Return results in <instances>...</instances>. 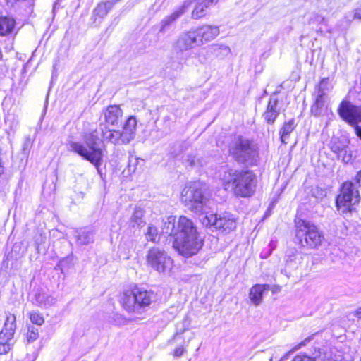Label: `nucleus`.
<instances>
[{
	"label": "nucleus",
	"instance_id": "obj_13",
	"mask_svg": "<svg viewBox=\"0 0 361 361\" xmlns=\"http://www.w3.org/2000/svg\"><path fill=\"white\" fill-rule=\"evenodd\" d=\"M231 53L229 47L221 44H212L204 47L198 54L197 58L201 63H205L214 59H223Z\"/></svg>",
	"mask_w": 361,
	"mask_h": 361
},
{
	"label": "nucleus",
	"instance_id": "obj_38",
	"mask_svg": "<svg viewBox=\"0 0 361 361\" xmlns=\"http://www.w3.org/2000/svg\"><path fill=\"white\" fill-rule=\"evenodd\" d=\"M312 339V336H309V337L306 338L303 341L300 343L298 345H297L295 347H294L291 350H290L288 353H286L283 357L281 358L280 361H282L283 359L287 358V357L289 354L293 353L295 350H298L301 347L306 345Z\"/></svg>",
	"mask_w": 361,
	"mask_h": 361
},
{
	"label": "nucleus",
	"instance_id": "obj_51",
	"mask_svg": "<svg viewBox=\"0 0 361 361\" xmlns=\"http://www.w3.org/2000/svg\"><path fill=\"white\" fill-rule=\"evenodd\" d=\"M355 314L356 316H361V307L356 310Z\"/></svg>",
	"mask_w": 361,
	"mask_h": 361
},
{
	"label": "nucleus",
	"instance_id": "obj_53",
	"mask_svg": "<svg viewBox=\"0 0 361 361\" xmlns=\"http://www.w3.org/2000/svg\"><path fill=\"white\" fill-rule=\"evenodd\" d=\"M360 361H361V360H360Z\"/></svg>",
	"mask_w": 361,
	"mask_h": 361
},
{
	"label": "nucleus",
	"instance_id": "obj_27",
	"mask_svg": "<svg viewBox=\"0 0 361 361\" xmlns=\"http://www.w3.org/2000/svg\"><path fill=\"white\" fill-rule=\"evenodd\" d=\"M295 128V120L290 119L286 122L280 130L281 140L283 143L286 144L289 139L290 134Z\"/></svg>",
	"mask_w": 361,
	"mask_h": 361
},
{
	"label": "nucleus",
	"instance_id": "obj_48",
	"mask_svg": "<svg viewBox=\"0 0 361 361\" xmlns=\"http://www.w3.org/2000/svg\"><path fill=\"white\" fill-rule=\"evenodd\" d=\"M292 361H310V358H304L301 356L296 355Z\"/></svg>",
	"mask_w": 361,
	"mask_h": 361
},
{
	"label": "nucleus",
	"instance_id": "obj_8",
	"mask_svg": "<svg viewBox=\"0 0 361 361\" xmlns=\"http://www.w3.org/2000/svg\"><path fill=\"white\" fill-rule=\"evenodd\" d=\"M360 201L359 188L353 180L344 182L340 188L336 204L342 213L352 212Z\"/></svg>",
	"mask_w": 361,
	"mask_h": 361
},
{
	"label": "nucleus",
	"instance_id": "obj_5",
	"mask_svg": "<svg viewBox=\"0 0 361 361\" xmlns=\"http://www.w3.org/2000/svg\"><path fill=\"white\" fill-rule=\"evenodd\" d=\"M136 126V118L134 116H130L126 121L122 130L109 129L104 123L99 125V129L104 142L114 145H124L135 138Z\"/></svg>",
	"mask_w": 361,
	"mask_h": 361
},
{
	"label": "nucleus",
	"instance_id": "obj_33",
	"mask_svg": "<svg viewBox=\"0 0 361 361\" xmlns=\"http://www.w3.org/2000/svg\"><path fill=\"white\" fill-rule=\"evenodd\" d=\"M329 81L328 78L322 79L319 84L316 87L314 94L326 96V92L330 90Z\"/></svg>",
	"mask_w": 361,
	"mask_h": 361
},
{
	"label": "nucleus",
	"instance_id": "obj_17",
	"mask_svg": "<svg viewBox=\"0 0 361 361\" xmlns=\"http://www.w3.org/2000/svg\"><path fill=\"white\" fill-rule=\"evenodd\" d=\"M304 257V255L295 249L288 250L286 255L285 267L281 270V273L290 277L299 268Z\"/></svg>",
	"mask_w": 361,
	"mask_h": 361
},
{
	"label": "nucleus",
	"instance_id": "obj_35",
	"mask_svg": "<svg viewBox=\"0 0 361 361\" xmlns=\"http://www.w3.org/2000/svg\"><path fill=\"white\" fill-rule=\"evenodd\" d=\"M186 163L191 167H199L203 166V160L196 155L190 154L185 159Z\"/></svg>",
	"mask_w": 361,
	"mask_h": 361
},
{
	"label": "nucleus",
	"instance_id": "obj_52",
	"mask_svg": "<svg viewBox=\"0 0 361 361\" xmlns=\"http://www.w3.org/2000/svg\"><path fill=\"white\" fill-rule=\"evenodd\" d=\"M343 161L347 162V161H348L350 160V158H348V160H345V157H343Z\"/></svg>",
	"mask_w": 361,
	"mask_h": 361
},
{
	"label": "nucleus",
	"instance_id": "obj_24",
	"mask_svg": "<svg viewBox=\"0 0 361 361\" xmlns=\"http://www.w3.org/2000/svg\"><path fill=\"white\" fill-rule=\"evenodd\" d=\"M195 2V8L192 12V18L197 20L205 16V9L209 7L206 2L202 0H192V4Z\"/></svg>",
	"mask_w": 361,
	"mask_h": 361
},
{
	"label": "nucleus",
	"instance_id": "obj_7",
	"mask_svg": "<svg viewBox=\"0 0 361 361\" xmlns=\"http://www.w3.org/2000/svg\"><path fill=\"white\" fill-rule=\"evenodd\" d=\"M180 200L189 210L198 214L203 211L208 198L204 186L200 182H195L183 189Z\"/></svg>",
	"mask_w": 361,
	"mask_h": 361
},
{
	"label": "nucleus",
	"instance_id": "obj_47",
	"mask_svg": "<svg viewBox=\"0 0 361 361\" xmlns=\"http://www.w3.org/2000/svg\"><path fill=\"white\" fill-rule=\"evenodd\" d=\"M354 18L358 20H361V6L357 8L354 11Z\"/></svg>",
	"mask_w": 361,
	"mask_h": 361
},
{
	"label": "nucleus",
	"instance_id": "obj_43",
	"mask_svg": "<svg viewBox=\"0 0 361 361\" xmlns=\"http://www.w3.org/2000/svg\"><path fill=\"white\" fill-rule=\"evenodd\" d=\"M332 150L337 154L338 157H342L346 153V150L344 147H339L335 145L332 146Z\"/></svg>",
	"mask_w": 361,
	"mask_h": 361
},
{
	"label": "nucleus",
	"instance_id": "obj_34",
	"mask_svg": "<svg viewBox=\"0 0 361 361\" xmlns=\"http://www.w3.org/2000/svg\"><path fill=\"white\" fill-rule=\"evenodd\" d=\"M39 336V329L37 327L34 326L33 325L28 326V330L27 333V340L28 343H32L34 341L37 340Z\"/></svg>",
	"mask_w": 361,
	"mask_h": 361
},
{
	"label": "nucleus",
	"instance_id": "obj_50",
	"mask_svg": "<svg viewBox=\"0 0 361 361\" xmlns=\"http://www.w3.org/2000/svg\"><path fill=\"white\" fill-rule=\"evenodd\" d=\"M119 22V18L118 17H116L114 19L111 25H116Z\"/></svg>",
	"mask_w": 361,
	"mask_h": 361
},
{
	"label": "nucleus",
	"instance_id": "obj_9",
	"mask_svg": "<svg viewBox=\"0 0 361 361\" xmlns=\"http://www.w3.org/2000/svg\"><path fill=\"white\" fill-rule=\"evenodd\" d=\"M295 226V236L302 247L314 248L321 245L324 236L314 224L305 220H299L296 222Z\"/></svg>",
	"mask_w": 361,
	"mask_h": 361
},
{
	"label": "nucleus",
	"instance_id": "obj_30",
	"mask_svg": "<svg viewBox=\"0 0 361 361\" xmlns=\"http://www.w3.org/2000/svg\"><path fill=\"white\" fill-rule=\"evenodd\" d=\"M15 344V339L0 335V355L7 354Z\"/></svg>",
	"mask_w": 361,
	"mask_h": 361
},
{
	"label": "nucleus",
	"instance_id": "obj_44",
	"mask_svg": "<svg viewBox=\"0 0 361 361\" xmlns=\"http://www.w3.org/2000/svg\"><path fill=\"white\" fill-rule=\"evenodd\" d=\"M32 324L41 326L44 322V317H30Z\"/></svg>",
	"mask_w": 361,
	"mask_h": 361
},
{
	"label": "nucleus",
	"instance_id": "obj_22",
	"mask_svg": "<svg viewBox=\"0 0 361 361\" xmlns=\"http://www.w3.org/2000/svg\"><path fill=\"white\" fill-rule=\"evenodd\" d=\"M16 317L6 318L4 326L0 331V335L14 339V334L16 329Z\"/></svg>",
	"mask_w": 361,
	"mask_h": 361
},
{
	"label": "nucleus",
	"instance_id": "obj_21",
	"mask_svg": "<svg viewBox=\"0 0 361 361\" xmlns=\"http://www.w3.org/2000/svg\"><path fill=\"white\" fill-rule=\"evenodd\" d=\"M278 101L276 99L271 98L268 102L267 109L263 114L265 121L270 124L274 123L279 114V110L277 108Z\"/></svg>",
	"mask_w": 361,
	"mask_h": 361
},
{
	"label": "nucleus",
	"instance_id": "obj_23",
	"mask_svg": "<svg viewBox=\"0 0 361 361\" xmlns=\"http://www.w3.org/2000/svg\"><path fill=\"white\" fill-rule=\"evenodd\" d=\"M145 211L140 207H136L130 217V225L133 228L143 227L146 222L144 219Z\"/></svg>",
	"mask_w": 361,
	"mask_h": 361
},
{
	"label": "nucleus",
	"instance_id": "obj_10",
	"mask_svg": "<svg viewBox=\"0 0 361 361\" xmlns=\"http://www.w3.org/2000/svg\"><path fill=\"white\" fill-rule=\"evenodd\" d=\"M202 224L209 228L229 233L236 227L233 216L228 213L211 214L205 215L201 219Z\"/></svg>",
	"mask_w": 361,
	"mask_h": 361
},
{
	"label": "nucleus",
	"instance_id": "obj_41",
	"mask_svg": "<svg viewBox=\"0 0 361 361\" xmlns=\"http://www.w3.org/2000/svg\"><path fill=\"white\" fill-rule=\"evenodd\" d=\"M185 352V348L183 347V345H180L175 348L173 355L175 357H180Z\"/></svg>",
	"mask_w": 361,
	"mask_h": 361
},
{
	"label": "nucleus",
	"instance_id": "obj_20",
	"mask_svg": "<svg viewBox=\"0 0 361 361\" xmlns=\"http://www.w3.org/2000/svg\"><path fill=\"white\" fill-rule=\"evenodd\" d=\"M114 5L115 1H114V0L99 2L93 10L92 16L94 18V20H96L97 18H104L106 17Z\"/></svg>",
	"mask_w": 361,
	"mask_h": 361
},
{
	"label": "nucleus",
	"instance_id": "obj_19",
	"mask_svg": "<svg viewBox=\"0 0 361 361\" xmlns=\"http://www.w3.org/2000/svg\"><path fill=\"white\" fill-rule=\"evenodd\" d=\"M123 116V111L118 105H111L104 111L105 122L112 126L117 125Z\"/></svg>",
	"mask_w": 361,
	"mask_h": 361
},
{
	"label": "nucleus",
	"instance_id": "obj_3",
	"mask_svg": "<svg viewBox=\"0 0 361 361\" xmlns=\"http://www.w3.org/2000/svg\"><path fill=\"white\" fill-rule=\"evenodd\" d=\"M85 145L80 142L72 141L69 143L71 151L90 161L100 173V167L103 164L104 149L97 147L99 140L97 130H92L84 135Z\"/></svg>",
	"mask_w": 361,
	"mask_h": 361
},
{
	"label": "nucleus",
	"instance_id": "obj_39",
	"mask_svg": "<svg viewBox=\"0 0 361 361\" xmlns=\"http://www.w3.org/2000/svg\"><path fill=\"white\" fill-rule=\"evenodd\" d=\"M111 320L109 321L110 323L116 325V326H123L126 325L128 322V319L126 317H111Z\"/></svg>",
	"mask_w": 361,
	"mask_h": 361
},
{
	"label": "nucleus",
	"instance_id": "obj_28",
	"mask_svg": "<svg viewBox=\"0 0 361 361\" xmlns=\"http://www.w3.org/2000/svg\"><path fill=\"white\" fill-rule=\"evenodd\" d=\"M35 302L45 307H49L56 302V299L45 293H37L35 295Z\"/></svg>",
	"mask_w": 361,
	"mask_h": 361
},
{
	"label": "nucleus",
	"instance_id": "obj_42",
	"mask_svg": "<svg viewBox=\"0 0 361 361\" xmlns=\"http://www.w3.org/2000/svg\"><path fill=\"white\" fill-rule=\"evenodd\" d=\"M186 330V327L184 326V324L181 322H178L176 324V334L175 337L177 338L180 334H183Z\"/></svg>",
	"mask_w": 361,
	"mask_h": 361
},
{
	"label": "nucleus",
	"instance_id": "obj_16",
	"mask_svg": "<svg viewBox=\"0 0 361 361\" xmlns=\"http://www.w3.org/2000/svg\"><path fill=\"white\" fill-rule=\"evenodd\" d=\"M200 46H202L216 39L220 34L219 27L204 24L194 28Z\"/></svg>",
	"mask_w": 361,
	"mask_h": 361
},
{
	"label": "nucleus",
	"instance_id": "obj_25",
	"mask_svg": "<svg viewBox=\"0 0 361 361\" xmlns=\"http://www.w3.org/2000/svg\"><path fill=\"white\" fill-rule=\"evenodd\" d=\"M77 242L81 245H87L93 242L94 233L92 231L80 229L75 231Z\"/></svg>",
	"mask_w": 361,
	"mask_h": 361
},
{
	"label": "nucleus",
	"instance_id": "obj_46",
	"mask_svg": "<svg viewBox=\"0 0 361 361\" xmlns=\"http://www.w3.org/2000/svg\"><path fill=\"white\" fill-rule=\"evenodd\" d=\"M182 322L184 324V326L186 327V330L189 329L191 320L190 317H183Z\"/></svg>",
	"mask_w": 361,
	"mask_h": 361
},
{
	"label": "nucleus",
	"instance_id": "obj_6",
	"mask_svg": "<svg viewBox=\"0 0 361 361\" xmlns=\"http://www.w3.org/2000/svg\"><path fill=\"white\" fill-rule=\"evenodd\" d=\"M230 155L238 163L253 164L258 157V148L252 141L237 136L229 145Z\"/></svg>",
	"mask_w": 361,
	"mask_h": 361
},
{
	"label": "nucleus",
	"instance_id": "obj_40",
	"mask_svg": "<svg viewBox=\"0 0 361 361\" xmlns=\"http://www.w3.org/2000/svg\"><path fill=\"white\" fill-rule=\"evenodd\" d=\"M140 161H142V159H140L137 157H131L129 159V164L128 166V171L135 172L136 170V165L138 164Z\"/></svg>",
	"mask_w": 361,
	"mask_h": 361
},
{
	"label": "nucleus",
	"instance_id": "obj_37",
	"mask_svg": "<svg viewBox=\"0 0 361 361\" xmlns=\"http://www.w3.org/2000/svg\"><path fill=\"white\" fill-rule=\"evenodd\" d=\"M146 235L148 240L156 243L159 240L157 229L153 226L148 227Z\"/></svg>",
	"mask_w": 361,
	"mask_h": 361
},
{
	"label": "nucleus",
	"instance_id": "obj_2",
	"mask_svg": "<svg viewBox=\"0 0 361 361\" xmlns=\"http://www.w3.org/2000/svg\"><path fill=\"white\" fill-rule=\"evenodd\" d=\"M222 179L225 185H231L236 196L248 197L256 190L257 179L252 171L229 169L224 172Z\"/></svg>",
	"mask_w": 361,
	"mask_h": 361
},
{
	"label": "nucleus",
	"instance_id": "obj_12",
	"mask_svg": "<svg viewBox=\"0 0 361 361\" xmlns=\"http://www.w3.org/2000/svg\"><path fill=\"white\" fill-rule=\"evenodd\" d=\"M147 261L150 267L159 272L169 270L173 264L172 259L164 250L157 247H153L149 250Z\"/></svg>",
	"mask_w": 361,
	"mask_h": 361
},
{
	"label": "nucleus",
	"instance_id": "obj_45",
	"mask_svg": "<svg viewBox=\"0 0 361 361\" xmlns=\"http://www.w3.org/2000/svg\"><path fill=\"white\" fill-rule=\"evenodd\" d=\"M353 180L355 182L359 188L361 185V170L357 172V175L353 178Z\"/></svg>",
	"mask_w": 361,
	"mask_h": 361
},
{
	"label": "nucleus",
	"instance_id": "obj_11",
	"mask_svg": "<svg viewBox=\"0 0 361 361\" xmlns=\"http://www.w3.org/2000/svg\"><path fill=\"white\" fill-rule=\"evenodd\" d=\"M339 116L351 126H355V133L361 139V106H356L348 101H343L338 109Z\"/></svg>",
	"mask_w": 361,
	"mask_h": 361
},
{
	"label": "nucleus",
	"instance_id": "obj_36",
	"mask_svg": "<svg viewBox=\"0 0 361 361\" xmlns=\"http://www.w3.org/2000/svg\"><path fill=\"white\" fill-rule=\"evenodd\" d=\"M185 62V59L183 58L180 59H172L171 61L169 62V67L170 68L175 70V71H180L183 68V64Z\"/></svg>",
	"mask_w": 361,
	"mask_h": 361
},
{
	"label": "nucleus",
	"instance_id": "obj_31",
	"mask_svg": "<svg viewBox=\"0 0 361 361\" xmlns=\"http://www.w3.org/2000/svg\"><path fill=\"white\" fill-rule=\"evenodd\" d=\"M316 99L314 104L312 106L311 111L315 115H320L322 112V110L324 107L326 102V97L324 95L315 94Z\"/></svg>",
	"mask_w": 361,
	"mask_h": 361
},
{
	"label": "nucleus",
	"instance_id": "obj_14",
	"mask_svg": "<svg viewBox=\"0 0 361 361\" xmlns=\"http://www.w3.org/2000/svg\"><path fill=\"white\" fill-rule=\"evenodd\" d=\"M200 47L194 28L181 32L175 40L173 48L178 54Z\"/></svg>",
	"mask_w": 361,
	"mask_h": 361
},
{
	"label": "nucleus",
	"instance_id": "obj_29",
	"mask_svg": "<svg viewBox=\"0 0 361 361\" xmlns=\"http://www.w3.org/2000/svg\"><path fill=\"white\" fill-rule=\"evenodd\" d=\"M15 20L8 17H0V35H6L14 28Z\"/></svg>",
	"mask_w": 361,
	"mask_h": 361
},
{
	"label": "nucleus",
	"instance_id": "obj_18",
	"mask_svg": "<svg viewBox=\"0 0 361 361\" xmlns=\"http://www.w3.org/2000/svg\"><path fill=\"white\" fill-rule=\"evenodd\" d=\"M271 286L269 284H256L253 286L249 294L251 302L255 305H258L262 302L264 294L266 291L269 290Z\"/></svg>",
	"mask_w": 361,
	"mask_h": 361
},
{
	"label": "nucleus",
	"instance_id": "obj_15",
	"mask_svg": "<svg viewBox=\"0 0 361 361\" xmlns=\"http://www.w3.org/2000/svg\"><path fill=\"white\" fill-rule=\"evenodd\" d=\"M192 4V0H185L183 4L177 7L170 15L165 16L159 23V33H166L171 27L180 18Z\"/></svg>",
	"mask_w": 361,
	"mask_h": 361
},
{
	"label": "nucleus",
	"instance_id": "obj_32",
	"mask_svg": "<svg viewBox=\"0 0 361 361\" xmlns=\"http://www.w3.org/2000/svg\"><path fill=\"white\" fill-rule=\"evenodd\" d=\"M326 23V20L324 16L318 13H311L307 20V24L313 26H318L322 24L325 25Z\"/></svg>",
	"mask_w": 361,
	"mask_h": 361
},
{
	"label": "nucleus",
	"instance_id": "obj_26",
	"mask_svg": "<svg viewBox=\"0 0 361 361\" xmlns=\"http://www.w3.org/2000/svg\"><path fill=\"white\" fill-rule=\"evenodd\" d=\"M298 356H301L304 359L306 357L310 358V361H323L325 357L322 354L321 348L318 345H315L308 350V353L298 355Z\"/></svg>",
	"mask_w": 361,
	"mask_h": 361
},
{
	"label": "nucleus",
	"instance_id": "obj_1",
	"mask_svg": "<svg viewBox=\"0 0 361 361\" xmlns=\"http://www.w3.org/2000/svg\"><path fill=\"white\" fill-rule=\"evenodd\" d=\"M162 232L173 238V247L185 257L196 255L202 247L196 226L185 216H180L176 223L174 216H169L164 222Z\"/></svg>",
	"mask_w": 361,
	"mask_h": 361
},
{
	"label": "nucleus",
	"instance_id": "obj_4",
	"mask_svg": "<svg viewBox=\"0 0 361 361\" xmlns=\"http://www.w3.org/2000/svg\"><path fill=\"white\" fill-rule=\"evenodd\" d=\"M156 299L152 291L135 286L125 290L121 297L122 307L129 313H139L141 308L149 306Z\"/></svg>",
	"mask_w": 361,
	"mask_h": 361
},
{
	"label": "nucleus",
	"instance_id": "obj_49",
	"mask_svg": "<svg viewBox=\"0 0 361 361\" xmlns=\"http://www.w3.org/2000/svg\"><path fill=\"white\" fill-rule=\"evenodd\" d=\"M271 290L273 293H276V292H278V291L280 290V288H279V286H273V287H271V288L269 289V290Z\"/></svg>",
	"mask_w": 361,
	"mask_h": 361
}]
</instances>
